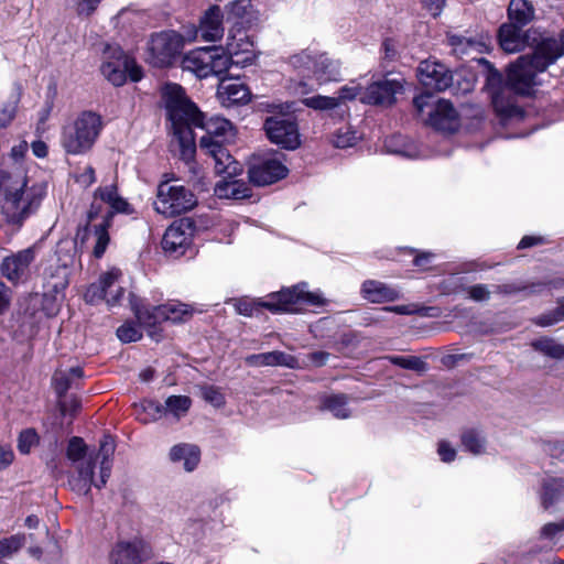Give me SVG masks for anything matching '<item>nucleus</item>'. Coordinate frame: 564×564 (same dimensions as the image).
I'll use <instances>...</instances> for the list:
<instances>
[{"mask_svg": "<svg viewBox=\"0 0 564 564\" xmlns=\"http://www.w3.org/2000/svg\"><path fill=\"white\" fill-rule=\"evenodd\" d=\"M561 56V51L552 37L542 39L536 43L531 56L524 55L510 66L505 87H495L501 76L497 70L490 73L488 86L496 112L502 118L521 117L522 111L516 105L510 91L530 95L533 87L540 85L539 74L543 73Z\"/></svg>", "mask_w": 564, "mask_h": 564, "instance_id": "1", "label": "nucleus"}, {"mask_svg": "<svg viewBox=\"0 0 564 564\" xmlns=\"http://www.w3.org/2000/svg\"><path fill=\"white\" fill-rule=\"evenodd\" d=\"M115 449V441L109 435L101 438L96 454L87 453V445L83 438L72 437L66 448V457L77 471L69 478L72 490L87 496L93 486L98 489L102 488L111 474Z\"/></svg>", "mask_w": 564, "mask_h": 564, "instance_id": "2", "label": "nucleus"}, {"mask_svg": "<svg viewBox=\"0 0 564 564\" xmlns=\"http://www.w3.org/2000/svg\"><path fill=\"white\" fill-rule=\"evenodd\" d=\"M162 98L172 123L173 134L177 142L180 158L195 172L194 156L196 152L193 127L202 124V112L186 97L178 84H165Z\"/></svg>", "mask_w": 564, "mask_h": 564, "instance_id": "3", "label": "nucleus"}, {"mask_svg": "<svg viewBox=\"0 0 564 564\" xmlns=\"http://www.w3.org/2000/svg\"><path fill=\"white\" fill-rule=\"evenodd\" d=\"M45 195L46 185H29L23 171L0 170V208L8 223L21 224L40 207Z\"/></svg>", "mask_w": 564, "mask_h": 564, "instance_id": "4", "label": "nucleus"}, {"mask_svg": "<svg viewBox=\"0 0 564 564\" xmlns=\"http://www.w3.org/2000/svg\"><path fill=\"white\" fill-rule=\"evenodd\" d=\"M323 304H325V300L322 294L308 291L306 283H299L260 299L241 297L234 301L236 312L249 317L260 308H267L272 313H299L306 305L319 306Z\"/></svg>", "mask_w": 564, "mask_h": 564, "instance_id": "5", "label": "nucleus"}, {"mask_svg": "<svg viewBox=\"0 0 564 564\" xmlns=\"http://www.w3.org/2000/svg\"><path fill=\"white\" fill-rule=\"evenodd\" d=\"M197 205L195 194L184 185L177 183L174 174L165 173L156 186L153 209L172 218L192 210Z\"/></svg>", "mask_w": 564, "mask_h": 564, "instance_id": "6", "label": "nucleus"}, {"mask_svg": "<svg viewBox=\"0 0 564 564\" xmlns=\"http://www.w3.org/2000/svg\"><path fill=\"white\" fill-rule=\"evenodd\" d=\"M101 129L102 119L98 113L83 111L63 128L61 144L68 154H85L94 147Z\"/></svg>", "mask_w": 564, "mask_h": 564, "instance_id": "7", "label": "nucleus"}, {"mask_svg": "<svg viewBox=\"0 0 564 564\" xmlns=\"http://www.w3.org/2000/svg\"><path fill=\"white\" fill-rule=\"evenodd\" d=\"M265 111L278 115L267 117L263 122V131L269 141L285 150H295L301 145L299 127L293 118L284 117L292 110L293 104H263Z\"/></svg>", "mask_w": 564, "mask_h": 564, "instance_id": "8", "label": "nucleus"}, {"mask_svg": "<svg viewBox=\"0 0 564 564\" xmlns=\"http://www.w3.org/2000/svg\"><path fill=\"white\" fill-rule=\"evenodd\" d=\"M129 302L138 322L147 327L166 321L172 323L186 322L196 312L193 306L178 301H170L162 305L151 306L132 293L129 296Z\"/></svg>", "mask_w": 564, "mask_h": 564, "instance_id": "9", "label": "nucleus"}, {"mask_svg": "<svg viewBox=\"0 0 564 564\" xmlns=\"http://www.w3.org/2000/svg\"><path fill=\"white\" fill-rule=\"evenodd\" d=\"M432 95L425 93L414 98L413 102L419 112L431 107L427 123L434 129L443 132H455L459 126V116L452 102L446 99H438L432 102Z\"/></svg>", "mask_w": 564, "mask_h": 564, "instance_id": "10", "label": "nucleus"}, {"mask_svg": "<svg viewBox=\"0 0 564 564\" xmlns=\"http://www.w3.org/2000/svg\"><path fill=\"white\" fill-rule=\"evenodd\" d=\"M183 47V39L175 31H162L151 36L148 43V62L155 67L172 63Z\"/></svg>", "mask_w": 564, "mask_h": 564, "instance_id": "11", "label": "nucleus"}, {"mask_svg": "<svg viewBox=\"0 0 564 564\" xmlns=\"http://www.w3.org/2000/svg\"><path fill=\"white\" fill-rule=\"evenodd\" d=\"M318 52L312 50H303L292 54L288 58V65L299 76V79L292 78L288 88L295 95H307L314 87L310 82L313 78V69L315 67Z\"/></svg>", "mask_w": 564, "mask_h": 564, "instance_id": "12", "label": "nucleus"}, {"mask_svg": "<svg viewBox=\"0 0 564 564\" xmlns=\"http://www.w3.org/2000/svg\"><path fill=\"white\" fill-rule=\"evenodd\" d=\"M101 73L115 86L123 85L128 77L132 82L142 78L141 67L119 47H115L111 59L102 63Z\"/></svg>", "mask_w": 564, "mask_h": 564, "instance_id": "13", "label": "nucleus"}, {"mask_svg": "<svg viewBox=\"0 0 564 564\" xmlns=\"http://www.w3.org/2000/svg\"><path fill=\"white\" fill-rule=\"evenodd\" d=\"M288 167L273 153L253 156L248 175L250 182L258 186L273 184L288 175Z\"/></svg>", "mask_w": 564, "mask_h": 564, "instance_id": "14", "label": "nucleus"}, {"mask_svg": "<svg viewBox=\"0 0 564 564\" xmlns=\"http://www.w3.org/2000/svg\"><path fill=\"white\" fill-rule=\"evenodd\" d=\"M110 223L102 219L100 223H87L79 228L74 238V249L83 252L89 248L96 258H100L109 243L108 228Z\"/></svg>", "mask_w": 564, "mask_h": 564, "instance_id": "15", "label": "nucleus"}, {"mask_svg": "<svg viewBox=\"0 0 564 564\" xmlns=\"http://www.w3.org/2000/svg\"><path fill=\"white\" fill-rule=\"evenodd\" d=\"M121 275L119 269H111L100 275L98 282L91 283L85 292V301L90 304L99 303L105 300L109 307L120 303L123 295V289L118 286L115 291L112 288Z\"/></svg>", "mask_w": 564, "mask_h": 564, "instance_id": "16", "label": "nucleus"}, {"mask_svg": "<svg viewBox=\"0 0 564 564\" xmlns=\"http://www.w3.org/2000/svg\"><path fill=\"white\" fill-rule=\"evenodd\" d=\"M224 50L238 66L251 65L257 58L253 39L242 28H231L229 30Z\"/></svg>", "mask_w": 564, "mask_h": 564, "instance_id": "17", "label": "nucleus"}, {"mask_svg": "<svg viewBox=\"0 0 564 564\" xmlns=\"http://www.w3.org/2000/svg\"><path fill=\"white\" fill-rule=\"evenodd\" d=\"M150 555L149 545L141 539L119 540L109 552L108 564H144Z\"/></svg>", "mask_w": 564, "mask_h": 564, "instance_id": "18", "label": "nucleus"}, {"mask_svg": "<svg viewBox=\"0 0 564 564\" xmlns=\"http://www.w3.org/2000/svg\"><path fill=\"white\" fill-rule=\"evenodd\" d=\"M194 237L193 224L187 219L173 223L162 239L163 250L173 256L181 257L191 247Z\"/></svg>", "mask_w": 564, "mask_h": 564, "instance_id": "19", "label": "nucleus"}, {"mask_svg": "<svg viewBox=\"0 0 564 564\" xmlns=\"http://www.w3.org/2000/svg\"><path fill=\"white\" fill-rule=\"evenodd\" d=\"M199 147L202 151L214 160L216 173L236 176L241 172V165L230 155L220 141L210 140L209 137H202Z\"/></svg>", "mask_w": 564, "mask_h": 564, "instance_id": "20", "label": "nucleus"}, {"mask_svg": "<svg viewBox=\"0 0 564 564\" xmlns=\"http://www.w3.org/2000/svg\"><path fill=\"white\" fill-rule=\"evenodd\" d=\"M417 77L426 89L436 91L447 89L453 82V75L444 64L430 59L420 63Z\"/></svg>", "mask_w": 564, "mask_h": 564, "instance_id": "21", "label": "nucleus"}, {"mask_svg": "<svg viewBox=\"0 0 564 564\" xmlns=\"http://www.w3.org/2000/svg\"><path fill=\"white\" fill-rule=\"evenodd\" d=\"M402 84L397 79L383 78L371 83L360 97V101L368 105L390 106L395 95L402 90Z\"/></svg>", "mask_w": 564, "mask_h": 564, "instance_id": "22", "label": "nucleus"}, {"mask_svg": "<svg viewBox=\"0 0 564 564\" xmlns=\"http://www.w3.org/2000/svg\"><path fill=\"white\" fill-rule=\"evenodd\" d=\"M35 254V247H30L11 256L3 257L1 263L2 275L12 282L21 280L26 274L30 264L34 261Z\"/></svg>", "mask_w": 564, "mask_h": 564, "instance_id": "23", "label": "nucleus"}, {"mask_svg": "<svg viewBox=\"0 0 564 564\" xmlns=\"http://www.w3.org/2000/svg\"><path fill=\"white\" fill-rule=\"evenodd\" d=\"M446 39L453 54L458 57H474L475 54H482L487 50V36L484 35H464L447 32Z\"/></svg>", "mask_w": 564, "mask_h": 564, "instance_id": "24", "label": "nucleus"}, {"mask_svg": "<svg viewBox=\"0 0 564 564\" xmlns=\"http://www.w3.org/2000/svg\"><path fill=\"white\" fill-rule=\"evenodd\" d=\"M226 19L235 24L234 28H250L258 23L259 12L251 0H235L225 6Z\"/></svg>", "mask_w": 564, "mask_h": 564, "instance_id": "25", "label": "nucleus"}, {"mask_svg": "<svg viewBox=\"0 0 564 564\" xmlns=\"http://www.w3.org/2000/svg\"><path fill=\"white\" fill-rule=\"evenodd\" d=\"M96 197L109 206V210L102 216V219L109 223L115 214L131 215L134 212L127 199L119 194L118 187L113 183L97 187Z\"/></svg>", "mask_w": 564, "mask_h": 564, "instance_id": "26", "label": "nucleus"}, {"mask_svg": "<svg viewBox=\"0 0 564 564\" xmlns=\"http://www.w3.org/2000/svg\"><path fill=\"white\" fill-rule=\"evenodd\" d=\"M224 14L218 6H212L200 19L199 36L206 42H216L224 35Z\"/></svg>", "mask_w": 564, "mask_h": 564, "instance_id": "27", "label": "nucleus"}, {"mask_svg": "<svg viewBox=\"0 0 564 564\" xmlns=\"http://www.w3.org/2000/svg\"><path fill=\"white\" fill-rule=\"evenodd\" d=\"M362 297L371 303L392 302L401 296V291L377 280H367L361 285Z\"/></svg>", "mask_w": 564, "mask_h": 564, "instance_id": "28", "label": "nucleus"}, {"mask_svg": "<svg viewBox=\"0 0 564 564\" xmlns=\"http://www.w3.org/2000/svg\"><path fill=\"white\" fill-rule=\"evenodd\" d=\"M249 88L240 82L223 80L217 89V97L221 105L230 107L236 104H247L250 100Z\"/></svg>", "mask_w": 564, "mask_h": 564, "instance_id": "29", "label": "nucleus"}, {"mask_svg": "<svg viewBox=\"0 0 564 564\" xmlns=\"http://www.w3.org/2000/svg\"><path fill=\"white\" fill-rule=\"evenodd\" d=\"M245 360L251 367L283 366L292 369L300 367L299 360L294 356L278 350L253 354L246 357Z\"/></svg>", "mask_w": 564, "mask_h": 564, "instance_id": "30", "label": "nucleus"}, {"mask_svg": "<svg viewBox=\"0 0 564 564\" xmlns=\"http://www.w3.org/2000/svg\"><path fill=\"white\" fill-rule=\"evenodd\" d=\"M195 127L203 128L206 131L204 137H209L210 140H218L221 144L231 141L235 137V129L231 122L223 117H212L205 121L202 113V124H195Z\"/></svg>", "mask_w": 564, "mask_h": 564, "instance_id": "31", "label": "nucleus"}, {"mask_svg": "<svg viewBox=\"0 0 564 564\" xmlns=\"http://www.w3.org/2000/svg\"><path fill=\"white\" fill-rule=\"evenodd\" d=\"M522 26L505 23L499 29V43L507 53H516L523 50L529 40V35L522 33Z\"/></svg>", "mask_w": 564, "mask_h": 564, "instance_id": "32", "label": "nucleus"}, {"mask_svg": "<svg viewBox=\"0 0 564 564\" xmlns=\"http://www.w3.org/2000/svg\"><path fill=\"white\" fill-rule=\"evenodd\" d=\"M313 78L319 84L337 82L340 78V64L338 61L329 57L326 53L317 54Z\"/></svg>", "mask_w": 564, "mask_h": 564, "instance_id": "33", "label": "nucleus"}, {"mask_svg": "<svg viewBox=\"0 0 564 564\" xmlns=\"http://www.w3.org/2000/svg\"><path fill=\"white\" fill-rule=\"evenodd\" d=\"M209 62V47H200L184 55L182 59V68L195 74L199 78H205L208 77Z\"/></svg>", "mask_w": 564, "mask_h": 564, "instance_id": "34", "label": "nucleus"}, {"mask_svg": "<svg viewBox=\"0 0 564 564\" xmlns=\"http://www.w3.org/2000/svg\"><path fill=\"white\" fill-rule=\"evenodd\" d=\"M170 459L182 464L186 471H193L200 460V451L194 444L181 443L171 448Z\"/></svg>", "mask_w": 564, "mask_h": 564, "instance_id": "35", "label": "nucleus"}, {"mask_svg": "<svg viewBox=\"0 0 564 564\" xmlns=\"http://www.w3.org/2000/svg\"><path fill=\"white\" fill-rule=\"evenodd\" d=\"M214 192L218 198L226 199H243L250 196V187L243 181L227 175L215 185Z\"/></svg>", "mask_w": 564, "mask_h": 564, "instance_id": "36", "label": "nucleus"}, {"mask_svg": "<svg viewBox=\"0 0 564 564\" xmlns=\"http://www.w3.org/2000/svg\"><path fill=\"white\" fill-rule=\"evenodd\" d=\"M509 24L524 26L534 19V8L528 0H511L508 7Z\"/></svg>", "mask_w": 564, "mask_h": 564, "instance_id": "37", "label": "nucleus"}, {"mask_svg": "<svg viewBox=\"0 0 564 564\" xmlns=\"http://www.w3.org/2000/svg\"><path fill=\"white\" fill-rule=\"evenodd\" d=\"M564 497V477H546L542 484L541 500L545 509Z\"/></svg>", "mask_w": 564, "mask_h": 564, "instance_id": "38", "label": "nucleus"}, {"mask_svg": "<svg viewBox=\"0 0 564 564\" xmlns=\"http://www.w3.org/2000/svg\"><path fill=\"white\" fill-rule=\"evenodd\" d=\"M209 55L208 76H221L228 72L231 65H235L234 59L223 46H210Z\"/></svg>", "mask_w": 564, "mask_h": 564, "instance_id": "39", "label": "nucleus"}, {"mask_svg": "<svg viewBox=\"0 0 564 564\" xmlns=\"http://www.w3.org/2000/svg\"><path fill=\"white\" fill-rule=\"evenodd\" d=\"M83 378V369L73 367L68 370H57L53 377L55 391L58 395H64L70 388L76 386V381Z\"/></svg>", "mask_w": 564, "mask_h": 564, "instance_id": "40", "label": "nucleus"}, {"mask_svg": "<svg viewBox=\"0 0 564 564\" xmlns=\"http://www.w3.org/2000/svg\"><path fill=\"white\" fill-rule=\"evenodd\" d=\"M135 414L140 422L150 423L164 416V405L158 401L143 400L135 404Z\"/></svg>", "mask_w": 564, "mask_h": 564, "instance_id": "41", "label": "nucleus"}, {"mask_svg": "<svg viewBox=\"0 0 564 564\" xmlns=\"http://www.w3.org/2000/svg\"><path fill=\"white\" fill-rule=\"evenodd\" d=\"M388 152L399 154L408 159H416L420 155L419 148L415 143L406 141L401 135H394L386 141Z\"/></svg>", "mask_w": 564, "mask_h": 564, "instance_id": "42", "label": "nucleus"}, {"mask_svg": "<svg viewBox=\"0 0 564 564\" xmlns=\"http://www.w3.org/2000/svg\"><path fill=\"white\" fill-rule=\"evenodd\" d=\"M462 445L465 451L473 455H482L486 453L487 442L484 434L478 430H467L462 434Z\"/></svg>", "mask_w": 564, "mask_h": 564, "instance_id": "43", "label": "nucleus"}, {"mask_svg": "<svg viewBox=\"0 0 564 564\" xmlns=\"http://www.w3.org/2000/svg\"><path fill=\"white\" fill-rule=\"evenodd\" d=\"M303 104L314 110L330 111L336 110L338 115L344 116L347 113V109L341 108L338 105L336 97L316 95L303 99Z\"/></svg>", "mask_w": 564, "mask_h": 564, "instance_id": "44", "label": "nucleus"}, {"mask_svg": "<svg viewBox=\"0 0 564 564\" xmlns=\"http://www.w3.org/2000/svg\"><path fill=\"white\" fill-rule=\"evenodd\" d=\"M192 406V400L187 395H170L164 402V414L180 420L185 416Z\"/></svg>", "mask_w": 564, "mask_h": 564, "instance_id": "45", "label": "nucleus"}, {"mask_svg": "<svg viewBox=\"0 0 564 564\" xmlns=\"http://www.w3.org/2000/svg\"><path fill=\"white\" fill-rule=\"evenodd\" d=\"M68 265L69 261L64 260L62 264L48 274L46 279L47 288H50L54 293H59L67 288L69 283Z\"/></svg>", "mask_w": 564, "mask_h": 564, "instance_id": "46", "label": "nucleus"}, {"mask_svg": "<svg viewBox=\"0 0 564 564\" xmlns=\"http://www.w3.org/2000/svg\"><path fill=\"white\" fill-rule=\"evenodd\" d=\"M360 139V134L348 123L334 131L332 142L336 148H349L355 145Z\"/></svg>", "mask_w": 564, "mask_h": 564, "instance_id": "47", "label": "nucleus"}, {"mask_svg": "<svg viewBox=\"0 0 564 564\" xmlns=\"http://www.w3.org/2000/svg\"><path fill=\"white\" fill-rule=\"evenodd\" d=\"M323 406L330 411L337 419H347L350 415L346 397L343 394L326 397L323 401Z\"/></svg>", "mask_w": 564, "mask_h": 564, "instance_id": "48", "label": "nucleus"}, {"mask_svg": "<svg viewBox=\"0 0 564 564\" xmlns=\"http://www.w3.org/2000/svg\"><path fill=\"white\" fill-rule=\"evenodd\" d=\"M386 359L392 365L414 371H425L426 364L416 356H387Z\"/></svg>", "mask_w": 564, "mask_h": 564, "instance_id": "49", "label": "nucleus"}, {"mask_svg": "<svg viewBox=\"0 0 564 564\" xmlns=\"http://www.w3.org/2000/svg\"><path fill=\"white\" fill-rule=\"evenodd\" d=\"M200 397L215 408H223L225 405V395L220 388L215 386L200 387Z\"/></svg>", "mask_w": 564, "mask_h": 564, "instance_id": "50", "label": "nucleus"}, {"mask_svg": "<svg viewBox=\"0 0 564 564\" xmlns=\"http://www.w3.org/2000/svg\"><path fill=\"white\" fill-rule=\"evenodd\" d=\"M533 346L540 351L544 352L547 356L553 358H563L564 357V346L557 344L556 341L547 338H543L536 340Z\"/></svg>", "mask_w": 564, "mask_h": 564, "instance_id": "51", "label": "nucleus"}, {"mask_svg": "<svg viewBox=\"0 0 564 564\" xmlns=\"http://www.w3.org/2000/svg\"><path fill=\"white\" fill-rule=\"evenodd\" d=\"M23 544L24 538L22 535H12L0 540V558L11 556L18 552Z\"/></svg>", "mask_w": 564, "mask_h": 564, "instance_id": "52", "label": "nucleus"}, {"mask_svg": "<svg viewBox=\"0 0 564 564\" xmlns=\"http://www.w3.org/2000/svg\"><path fill=\"white\" fill-rule=\"evenodd\" d=\"M364 90L361 86L356 82H350L347 85H344L338 90V105L340 106V102L354 100L356 98H359L362 96Z\"/></svg>", "mask_w": 564, "mask_h": 564, "instance_id": "53", "label": "nucleus"}, {"mask_svg": "<svg viewBox=\"0 0 564 564\" xmlns=\"http://www.w3.org/2000/svg\"><path fill=\"white\" fill-rule=\"evenodd\" d=\"M39 443V436L32 429L24 430L18 438V449L21 454H29L31 448Z\"/></svg>", "mask_w": 564, "mask_h": 564, "instance_id": "54", "label": "nucleus"}, {"mask_svg": "<svg viewBox=\"0 0 564 564\" xmlns=\"http://www.w3.org/2000/svg\"><path fill=\"white\" fill-rule=\"evenodd\" d=\"M117 336L122 343H132L141 339V330L131 323H124L117 329Z\"/></svg>", "mask_w": 564, "mask_h": 564, "instance_id": "55", "label": "nucleus"}, {"mask_svg": "<svg viewBox=\"0 0 564 564\" xmlns=\"http://www.w3.org/2000/svg\"><path fill=\"white\" fill-rule=\"evenodd\" d=\"M18 102L19 98L18 96H14L12 100H10L0 109V127H7L13 120L17 112Z\"/></svg>", "mask_w": 564, "mask_h": 564, "instance_id": "56", "label": "nucleus"}, {"mask_svg": "<svg viewBox=\"0 0 564 564\" xmlns=\"http://www.w3.org/2000/svg\"><path fill=\"white\" fill-rule=\"evenodd\" d=\"M564 319V300L558 303V306L552 314L542 315L538 318V324L541 326H550Z\"/></svg>", "mask_w": 564, "mask_h": 564, "instance_id": "57", "label": "nucleus"}, {"mask_svg": "<svg viewBox=\"0 0 564 564\" xmlns=\"http://www.w3.org/2000/svg\"><path fill=\"white\" fill-rule=\"evenodd\" d=\"M469 299L475 302H485L490 299L491 291L486 284H476L467 289Z\"/></svg>", "mask_w": 564, "mask_h": 564, "instance_id": "58", "label": "nucleus"}, {"mask_svg": "<svg viewBox=\"0 0 564 564\" xmlns=\"http://www.w3.org/2000/svg\"><path fill=\"white\" fill-rule=\"evenodd\" d=\"M437 454L444 463H451L456 458V449L447 441H440L437 445Z\"/></svg>", "mask_w": 564, "mask_h": 564, "instance_id": "59", "label": "nucleus"}, {"mask_svg": "<svg viewBox=\"0 0 564 564\" xmlns=\"http://www.w3.org/2000/svg\"><path fill=\"white\" fill-rule=\"evenodd\" d=\"M101 0H77L76 12L80 17L91 15L98 8Z\"/></svg>", "mask_w": 564, "mask_h": 564, "instance_id": "60", "label": "nucleus"}, {"mask_svg": "<svg viewBox=\"0 0 564 564\" xmlns=\"http://www.w3.org/2000/svg\"><path fill=\"white\" fill-rule=\"evenodd\" d=\"M102 204H105V203L101 202L100 198L96 197V191H95L94 195H93V200H91L90 207L87 212V223H94V220L97 219L99 216L101 218H102V216H105L102 214L104 213Z\"/></svg>", "mask_w": 564, "mask_h": 564, "instance_id": "61", "label": "nucleus"}, {"mask_svg": "<svg viewBox=\"0 0 564 564\" xmlns=\"http://www.w3.org/2000/svg\"><path fill=\"white\" fill-rule=\"evenodd\" d=\"M96 181L95 170L91 166H86L83 172H80L76 176V182L84 186L88 187Z\"/></svg>", "mask_w": 564, "mask_h": 564, "instance_id": "62", "label": "nucleus"}, {"mask_svg": "<svg viewBox=\"0 0 564 564\" xmlns=\"http://www.w3.org/2000/svg\"><path fill=\"white\" fill-rule=\"evenodd\" d=\"M562 531H564V521L558 523H546L541 529V536L545 539H552Z\"/></svg>", "mask_w": 564, "mask_h": 564, "instance_id": "63", "label": "nucleus"}, {"mask_svg": "<svg viewBox=\"0 0 564 564\" xmlns=\"http://www.w3.org/2000/svg\"><path fill=\"white\" fill-rule=\"evenodd\" d=\"M14 459V453L9 445H0V470L7 468Z\"/></svg>", "mask_w": 564, "mask_h": 564, "instance_id": "64", "label": "nucleus"}]
</instances>
